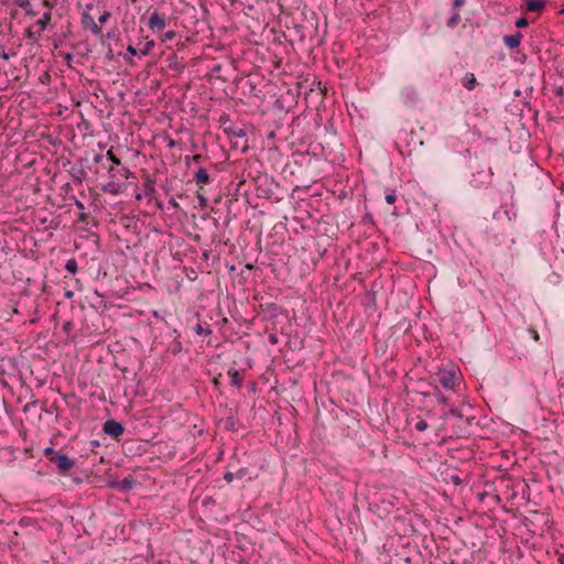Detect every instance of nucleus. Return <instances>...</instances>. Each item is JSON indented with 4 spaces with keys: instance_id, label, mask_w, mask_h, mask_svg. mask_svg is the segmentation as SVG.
Listing matches in <instances>:
<instances>
[{
    "instance_id": "f257e3e1",
    "label": "nucleus",
    "mask_w": 564,
    "mask_h": 564,
    "mask_svg": "<svg viewBox=\"0 0 564 564\" xmlns=\"http://www.w3.org/2000/svg\"><path fill=\"white\" fill-rule=\"evenodd\" d=\"M475 409L466 402L452 404L448 411H443L441 417L452 424L451 437L467 438L475 434L479 420L474 414Z\"/></svg>"
},
{
    "instance_id": "f03ea898",
    "label": "nucleus",
    "mask_w": 564,
    "mask_h": 564,
    "mask_svg": "<svg viewBox=\"0 0 564 564\" xmlns=\"http://www.w3.org/2000/svg\"><path fill=\"white\" fill-rule=\"evenodd\" d=\"M248 180L253 184L259 198L271 199L276 195V192L280 188L279 183L275 182L272 176L260 171L253 173L252 170H245L242 172V180L239 182L238 187L245 184Z\"/></svg>"
},
{
    "instance_id": "7ed1b4c3",
    "label": "nucleus",
    "mask_w": 564,
    "mask_h": 564,
    "mask_svg": "<svg viewBox=\"0 0 564 564\" xmlns=\"http://www.w3.org/2000/svg\"><path fill=\"white\" fill-rule=\"evenodd\" d=\"M218 123L224 133L230 139L234 148L237 149L241 147L242 151L248 149L247 128L245 123L238 124L234 122L226 112L219 117Z\"/></svg>"
},
{
    "instance_id": "20e7f679",
    "label": "nucleus",
    "mask_w": 564,
    "mask_h": 564,
    "mask_svg": "<svg viewBox=\"0 0 564 564\" xmlns=\"http://www.w3.org/2000/svg\"><path fill=\"white\" fill-rule=\"evenodd\" d=\"M462 373L458 367L452 365L449 368H438L434 375V382L440 383L444 389L452 392L457 391L460 384Z\"/></svg>"
},
{
    "instance_id": "39448f33",
    "label": "nucleus",
    "mask_w": 564,
    "mask_h": 564,
    "mask_svg": "<svg viewBox=\"0 0 564 564\" xmlns=\"http://www.w3.org/2000/svg\"><path fill=\"white\" fill-rule=\"evenodd\" d=\"M43 456L56 466L58 474L62 476L68 475L70 469L75 466V459L61 451L54 449L53 447L44 448Z\"/></svg>"
},
{
    "instance_id": "423d86ee",
    "label": "nucleus",
    "mask_w": 564,
    "mask_h": 564,
    "mask_svg": "<svg viewBox=\"0 0 564 564\" xmlns=\"http://www.w3.org/2000/svg\"><path fill=\"white\" fill-rule=\"evenodd\" d=\"M426 391L414 390L415 393L422 395L423 403H426L427 399H435L438 404L447 405L449 409L452 408V404H455L451 401V394L442 392L435 382L426 383Z\"/></svg>"
},
{
    "instance_id": "0eeeda50",
    "label": "nucleus",
    "mask_w": 564,
    "mask_h": 564,
    "mask_svg": "<svg viewBox=\"0 0 564 564\" xmlns=\"http://www.w3.org/2000/svg\"><path fill=\"white\" fill-rule=\"evenodd\" d=\"M369 509L380 519H384L393 511L394 502L390 499L373 498L369 501Z\"/></svg>"
},
{
    "instance_id": "6e6552de",
    "label": "nucleus",
    "mask_w": 564,
    "mask_h": 564,
    "mask_svg": "<svg viewBox=\"0 0 564 564\" xmlns=\"http://www.w3.org/2000/svg\"><path fill=\"white\" fill-rule=\"evenodd\" d=\"M492 177V172L490 167H481L475 172L471 173L469 185L475 188L479 189L488 184H490Z\"/></svg>"
},
{
    "instance_id": "1a4fd4ad",
    "label": "nucleus",
    "mask_w": 564,
    "mask_h": 564,
    "mask_svg": "<svg viewBox=\"0 0 564 564\" xmlns=\"http://www.w3.org/2000/svg\"><path fill=\"white\" fill-rule=\"evenodd\" d=\"M134 191H135V199L137 200H140L142 197H147L149 199L154 198L155 194H156L155 178H153L149 174H145L144 181L142 183V187H139L138 185H135Z\"/></svg>"
},
{
    "instance_id": "9d476101",
    "label": "nucleus",
    "mask_w": 564,
    "mask_h": 564,
    "mask_svg": "<svg viewBox=\"0 0 564 564\" xmlns=\"http://www.w3.org/2000/svg\"><path fill=\"white\" fill-rule=\"evenodd\" d=\"M400 99L409 108H415L421 100L419 90L412 85L404 86L401 89Z\"/></svg>"
},
{
    "instance_id": "9b49d317",
    "label": "nucleus",
    "mask_w": 564,
    "mask_h": 564,
    "mask_svg": "<svg viewBox=\"0 0 564 564\" xmlns=\"http://www.w3.org/2000/svg\"><path fill=\"white\" fill-rule=\"evenodd\" d=\"M292 160H293L292 162L288 161L286 163L283 164V166H282L283 173H286L289 171V173L291 175L295 174V171L292 169V164L296 165L297 167H302L303 165L310 163L311 158H310L308 152L296 151L292 154Z\"/></svg>"
},
{
    "instance_id": "f8f14e48",
    "label": "nucleus",
    "mask_w": 564,
    "mask_h": 564,
    "mask_svg": "<svg viewBox=\"0 0 564 564\" xmlns=\"http://www.w3.org/2000/svg\"><path fill=\"white\" fill-rule=\"evenodd\" d=\"M124 431V425L115 419H109L102 424V432L113 440H119L120 436L123 435Z\"/></svg>"
},
{
    "instance_id": "ddd939ff",
    "label": "nucleus",
    "mask_w": 564,
    "mask_h": 564,
    "mask_svg": "<svg viewBox=\"0 0 564 564\" xmlns=\"http://www.w3.org/2000/svg\"><path fill=\"white\" fill-rule=\"evenodd\" d=\"M492 217L497 220L512 221L517 217L513 204L502 203L500 207L494 212Z\"/></svg>"
},
{
    "instance_id": "4468645a",
    "label": "nucleus",
    "mask_w": 564,
    "mask_h": 564,
    "mask_svg": "<svg viewBox=\"0 0 564 564\" xmlns=\"http://www.w3.org/2000/svg\"><path fill=\"white\" fill-rule=\"evenodd\" d=\"M85 162H87L86 159L79 158L78 160H76V162L72 166L70 174H72L73 181L77 184H82V182L87 176V173L85 170L86 169Z\"/></svg>"
},
{
    "instance_id": "2eb2a0df",
    "label": "nucleus",
    "mask_w": 564,
    "mask_h": 564,
    "mask_svg": "<svg viewBox=\"0 0 564 564\" xmlns=\"http://www.w3.org/2000/svg\"><path fill=\"white\" fill-rule=\"evenodd\" d=\"M167 24L165 14L153 11L149 17L148 25L152 31L163 30Z\"/></svg>"
},
{
    "instance_id": "dca6fc26",
    "label": "nucleus",
    "mask_w": 564,
    "mask_h": 564,
    "mask_svg": "<svg viewBox=\"0 0 564 564\" xmlns=\"http://www.w3.org/2000/svg\"><path fill=\"white\" fill-rule=\"evenodd\" d=\"M80 23L84 30H89L94 35L101 34V26L95 22L88 12L82 13Z\"/></svg>"
},
{
    "instance_id": "f3484780",
    "label": "nucleus",
    "mask_w": 564,
    "mask_h": 564,
    "mask_svg": "<svg viewBox=\"0 0 564 564\" xmlns=\"http://www.w3.org/2000/svg\"><path fill=\"white\" fill-rule=\"evenodd\" d=\"M216 175L209 174L206 167H199L195 173L193 180L202 189L204 185H208L215 181Z\"/></svg>"
},
{
    "instance_id": "a211bd4d",
    "label": "nucleus",
    "mask_w": 564,
    "mask_h": 564,
    "mask_svg": "<svg viewBox=\"0 0 564 564\" xmlns=\"http://www.w3.org/2000/svg\"><path fill=\"white\" fill-rule=\"evenodd\" d=\"M442 480L445 482H453L455 486H460L463 480L454 468L447 467L445 470L441 471Z\"/></svg>"
},
{
    "instance_id": "6ab92c4d",
    "label": "nucleus",
    "mask_w": 564,
    "mask_h": 564,
    "mask_svg": "<svg viewBox=\"0 0 564 564\" xmlns=\"http://www.w3.org/2000/svg\"><path fill=\"white\" fill-rule=\"evenodd\" d=\"M224 66L220 63H216L212 66L208 74L205 76L207 80H212L213 78L219 79L224 83L228 82V77L223 74Z\"/></svg>"
},
{
    "instance_id": "aec40b11",
    "label": "nucleus",
    "mask_w": 564,
    "mask_h": 564,
    "mask_svg": "<svg viewBox=\"0 0 564 564\" xmlns=\"http://www.w3.org/2000/svg\"><path fill=\"white\" fill-rule=\"evenodd\" d=\"M116 486L119 492L127 494L137 486V480L132 475H128L122 480H120L119 485Z\"/></svg>"
},
{
    "instance_id": "412c9836",
    "label": "nucleus",
    "mask_w": 564,
    "mask_h": 564,
    "mask_svg": "<svg viewBox=\"0 0 564 564\" xmlns=\"http://www.w3.org/2000/svg\"><path fill=\"white\" fill-rule=\"evenodd\" d=\"M522 37H523L522 33L520 31H517L513 34L505 35L503 42L508 48L513 50V48H517L520 46Z\"/></svg>"
},
{
    "instance_id": "4be33fe9",
    "label": "nucleus",
    "mask_w": 564,
    "mask_h": 564,
    "mask_svg": "<svg viewBox=\"0 0 564 564\" xmlns=\"http://www.w3.org/2000/svg\"><path fill=\"white\" fill-rule=\"evenodd\" d=\"M127 189V185L123 183H118L115 181L108 182L106 185L102 186V191L105 193H109L112 195H118L120 193H123Z\"/></svg>"
},
{
    "instance_id": "5701e85b",
    "label": "nucleus",
    "mask_w": 564,
    "mask_h": 564,
    "mask_svg": "<svg viewBox=\"0 0 564 564\" xmlns=\"http://www.w3.org/2000/svg\"><path fill=\"white\" fill-rule=\"evenodd\" d=\"M525 10L532 13H541L545 8V0H524Z\"/></svg>"
},
{
    "instance_id": "b1692460",
    "label": "nucleus",
    "mask_w": 564,
    "mask_h": 564,
    "mask_svg": "<svg viewBox=\"0 0 564 564\" xmlns=\"http://www.w3.org/2000/svg\"><path fill=\"white\" fill-rule=\"evenodd\" d=\"M261 308L269 318H275L282 313V308L273 302L262 304Z\"/></svg>"
},
{
    "instance_id": "393cba45",
    "label": "nucleus",
    "mask_w": 564,
    "mask_h": 564,
    "mask_svg": "<svg viewBox=\"0 0 564 564\" xmlns=\"http://www.w3.org/2000/svg\"><path fill=\"white\" fill-rule=\"evenodd\" d=\"M227 373L230 378V384L237 389H240L243 383V378L241 377L239 370L236 368H229Z\"/></svg>"
},
{
    "instance_id": "a878e982",
    "label": "nucleus",
    "mask_w": 564,
    "mask_h": 564,
    "mask_svg": "<svg viewBox=\"0 0 564 564\" xmlns=\"http://www.w3.org/2000/svg\"><path fill=\"white\" fill-rule=\"evenodd\" d=\"M166 67L175 72H181L184 65L178 62L177 56L174 52L170 53L165 58Z\"/></svg>"
},
{
    "instance_id": "bb28decb",
    "label": "nucleus",
    "mask_w": 564,
    "mask_h": 564,
    "mask_svg": "<svg viewBox=\"0 0 564 564\" xmlns=\"http://www.w3.org/2000/svg\"><path fill=\"white\" fill-rule=\"evenodd\" d=\"M268 159L270 161H273V167L276 169V165L280 163V161L283 159V155L280 151V149L275 145L268 148Z\"/></svg>"
},
{
    "instance_id": "cd10ccee",
    "label": "nucleus",
    "mask_w": 564,
    "mask_h": 564,
    "mask_svg": "<svg viewBox=\"0 0 564 564\" xmlns=\"http://www.w3.org/2000/svg\"><path fill=\"white\" fill-rule=\"evenodd\" d=\"M462 85L467 90H474L477 87L478 82L473 73H466L462 79Z\"/></svg>"
},
{
    "instance_id": "c85d7f7f",
    "label": "nucleus",
    "mask_w": 564,
    "mask_h": 564,
    "mask_svg": "<svg viewBox=\"0 0 564 564\" xmlns=\"http://www.w3.org/2000/svg\"><path fill=\"white\" fill-rule=\"evenodd\" d=\"M17 4L25 11L26 15L35 17L37 11L33 10L30 0H18Z\"/></svg>"
},
{
    "instance_id": "c756f323",
    "label": "nucleus",
    "mask_w": 564,
    "mask_h": 564,
    "mask_svg": "<svg viewBox=\"0 0 564 564\" xmlns=\"http://www.w3.org/2000/svg\"><path fill=\"white\" fill-rule=\"evenodd\" d=\"M231 6H239L245 11V14L248 15L249 13L246 11H252L254 9V6L249 2L248 0H228Z\"/></svg>"
},
{
    "instance_id": "7c9ffc66",
    "label": "nucleus",
    "mask_w": 564,
    "mask_h": 564,
    "mask_svg": "<svg viewBox=\"0 0 564 564\" xmlns=\"http://www.w3.org/2000/svg\"><path fill=\"white\" fill-rule=\"evenodd\" d=\"M51 18H52V13L51 11H46L44 12V14L42 15V18H40L37 21H36V25H39L40 28V31H44L46 30L47 25L50 24L51 22Z\"/></svg>"
},
{
    "instance_id": "2f4dec72",
    "label": "nucleus",
    "mask_w": 564,
    "mask_h": 564,
    "mask_svg": "<svg viewBox=\"0 0 564 564\" xmlns=\"http://www.w3.org/2000/svg\"><path fill=\"white\" fill-rule=\"evenodd\" d=\"M460 22V14L458 10H452L451 17L446 21V25L449 29H454Z\"/></svg>"
},
{
    "instance_id": "473e14b6",
    "label": "nucleus",
    "mask_w": 564,
    "mask_h": 564,
    "mask_svg": "<svg viewBox=\"0 0 564 564\" xmlns=\"http://www.w3.org/2000/svg\"><path fill=\"white\" fill-rule=\"evenodd\" d=\"M121 224L122 226L126 228V229H135L137 226H138V220L134 219L133 217H128V216H124V217H121Z\"/></svg>"
},
{
    "instance_id": "72a5a7b5",
    "label": "nucleus",
    "mask_w": 564,
    "mask_h": 564,
    "mask_svg": "<svg viewBox=\"0 0 564 564\" xmlns=\"http://www.w3.org/2000/svg\"><path fill=\"white\" fill-rule=\"evenodd\" d=\"M155 47L154 40H149L144 43L143 47L139 50L140 54L143 56L152 54V50Z\"/></svg>"
},
{
    "instance_id": "f704fd0d",
    "label": "nucleus",
    "mask_w": 564,
    "mask_h": 564,
    "mask_svg": "<svg viewBox=\"0 0 564 564\" xmlns=\"http://www.w3.org/2000/svg\"><path fill=\"white\" fill-rule=\"evenodd\" d=\"M237 419L230 415L224 420V427L226 431H236Z\"/></svg>"
},
{
    "instance_id": "c9c22d12",
    "label": "nucleus",
    "mask_w": 564,
    "mask_h": 564,
    "mask_svg": "<svg viewBox=\"0 0 564 564\" xmlns=\"http://www.w3.org/2000/svg\"><path fill=\"white\" fill-rule=\"evenodd\" d=\"M120 480L115 475H107V478L105 480V487L117 490V486L119 485Z\"/></svg>"
},
{
    "instance_id": "e433bc0d",
    "label": "nucleus",
    "mask_w": 564,
    "mask_h": 564,
    "mask_svg": "<svg viewBox=\"0 0 564 564\" xmlns=\"http://www.w3.org/2000/svg\"><path fill=\"white\" fill-rule=\"evenodd\" d=\"M235 479H243L248 478L251 479V476L249 475V468L247 467H240L234 471Z\"/></svg>"
},
{
    "instance_id": "4c0bfd02",
    "label": "nucleus",
    "mask_w": 564,
    "mask_h": 564,
    "mask_svg": "<svg viewBox=\"0 0 564 564\" xmlns=\"http://www.w3.org/2000/svg\"><path fill=\"white\" fill-rule=\"evenodd\" d=\"M65 270L70 274H75L78 271V265L75 258H72L66 261Z\"/></svg>"
},
{
    "instance_id": "58836bf2",
    "label": "nucleus",
    "mask_w": 564,
    "mask_h": 564,
    "mask_svg": "<svg viewBox=\"0 0 564 564\" xmlns=\"http://www.w3.org/2000/svg\"><path fill=\"white\" fill-rule=\"evenodd\" d=\"M384 194H386L384 199H386L387 204L393 205L397 200L395 189L388 188V189H386Z\"/></svg>"
},
{
    "instance_id": "ea45409f",
    "label": "nucleus",
    "mask_w": 564,
    "mask_h": 564,
    "mask_svg": "<svg viewBox=\"0 0 564 564\" xmlns=\"http://www.w3.org/2000/svg\"><path fill=\"white\" fill-rule=\"evenodd\" d=\"M194 332L197 334V335H210L212 334V329L210 327L207 325L206 327H204L200 323H197L195 326H194Z\"/></svg>"
},
{
    "instance_id": "a19ab883",
    "label": "nucleus",
    "mask_w": 564,
    "mask_h": 564,
    "mask_svg": "<svg viewBox=\"0 0 564 564\" xmlns=\"http://www.w3.org/2000/svg\"><path fill=\"white\" fill-rule=\"evenodd\" d=\"M138 54V51L134 46L132 45H129L127 47V54L124 56L126 61L130 64V65H133V61L131 58V56H135Z\"/></svg>"
},
{
    "instance_id": "79ce46f5",
    "label": "nucleus",
    "mask_w": 564,
    "mask_h": 564,
    "mask_svg": "<svg viewBox=\"0 0 564 564\" xmlns=\"http://www.w3.org/2000/svg\"><path fill=\"white\" fill-rule=\"evenodd\" d=\"M294 30L295 32L297 33L299 35V40L300 41H304V39L306 37V26L305 25H302V24H295L294 25Z\"/></svg>"
},
{
    "instance_id": "37998d69",
    "label": "nucleus",
    "mask_w": 564,
    "mask_h": 564,
    "mask_svg": "<svg viewBox=\"0 0 564 564\" xmlns=\"http://www.w3.org/2000/svg\"><path fill=\"white\" fill-rule=\"evenodd\" d=\"M118 174L121 175V176H124L127 180L129 178H137L134 173H132L128 167L126 166H121L120 169L117 170Z\"/></svg>"
},
{
    "instance_id": "c03bdc74",
    "label": "nucleus",
    "mask_w": 564,
    "mask_h": 564,
    "mask_svg": "<svg viewBox=\"0 0 564 564\" xmlns=\"http://www.w3.org/2000/svg\"><path fill=\"white\" fill-rule=\"evenodd\" d=\"M191 160H192V161H193V163H195V164H200V163H203V162L205 161V158H204L202 154H194L192 158L186 156V158H185V163H186L187 165H189Z\"/></svg>"
},
{
    "instance_id": "a18cd8bd",
    "label": "nucleus",
    "mask_w": 564,
    "mask_h": 564,
    "mask_svg": "<svg viewBox=\"0 0 564 564\" xmlns=\"http://www.w3.org/2000/svg\"><path fill=\"white\" fill-rule=\"evenodd\" d=\"M99 35H100L101 44L105 45L106 44V40L116 39L118 34H117L116 30H110L105 35L102 33L99 34Z\"/></svg>"
},
{
    "instance_id": "49530a36",
    "label": "nucleus",
    "mask_w": 564,
    "mask_h": 564,
    "mask_svg": "<svg viewBox=\"0 0 564 564\" xmlns=\"http://www.w3.org/2000/svg\"><path fill=\"white\" fill-rule=\"evenodd\" d=\"M107 159L111 161L113 165L121 166V160L112 152V149L107 152Z\"/></svg>"
},
{
    "instance_id": "de8ad7c7",
    "label": "nucleus",
    "mask_w": 564,
    "mask_h": 564,
    "mask_svg": "<svg viewBox=\"0 0 564 564\" xmlns=\"http://www.w3.org/2000/svg\"><path fill=\"white\" fill-rule=\"evenodd\" d=\"M232 467H234V465L231 463L228 464L227 469H226V471L224 474V479L227 482H231L235 479L234 470L229 469V468H232Z\"/></svg>"
},
{
    "instance_id": "09e8293b",
    "label": "nucleus",
    "mask_w": 564,
    "mask_h": 564,
    "mask_svg": "<svg viewBox=\"0 0 564 564\" xmlns=\"http://www.w3.org/2000/svg\"><path fill=\"white\" fill-rule=\"evenodd\" d=\"M514 24L518 29H523L529 25V21L525 17H520L516 20Z\"/></svg>"
},
{
    "instance_id": "8fccbe9b",
    "label": "nucleus",
    "mask_w": 564,
    "mask_h": 564,
    "mask_svg": "<svg viewBox=\"0 0 564 564\" xmlns=\"http://www.w3.org/2000/svg\"><path fill=\"white\" fill-rule=\"evenodd\" d=\"M175 36H176V32H175V31H173V30H170V31L165 32V33L161 36V41H162V42L172 41Z\"/></svg>"
},
{
    "instance_id": "3c124183",
    "label": "nucleus",
    "mask_w": 564,
    "mask_h": 564,
    "mask_svg": "<svg viewBox=\"0 0 564 564\" xmlns=\"http://www.w3.org/2000/svg\"><path fill=\"white\" fill-rule=\"evenodd\" d=\"M182 350V343L177 339H175L172 344L171 351L173 355H177Z\"/></svg>"
},
{
    "instance_id": "603ef678",
    "label": "nucleus",
    "mask_w": 564,
    "mask_h": 564,
    "mask_svg": "<svg viewBox=\"0 0 564 564\" xmlns=\"http://www.w3.org/2000/svg\"><path fill=\"white\" fill-rule=\"evenodd\" d=\"M427 426H429V424L425 420H419L414 425L415 430L420 431V432L425 431L427 429Z\"/></svg>"
},
{
    "instance_id": "864d4df0",
    "label": "nucleus",
    "mask_w": 564,
    "mask_h": 564,
    "mask_svg": "<svg viewBox=\"0 0 564 564\" xmlns=\"http://www.w3.org/2000/svg\"><path fill=\"white\" fill-rule=\"evenodd\" d=\"M111 18V13L109 11H105L99 15L98 21L100 24H105Z\"/></svg>"
},
{
    "instance_id": "5fc2aeb1",
    "label": "nucleus",
    "mask_w": 564,
    "mask_h": 564,
    "mask_svg": "<svg viewBox=\"0 0 564 564\" xmlns=\"http://www.w3.org/2000/svg\"><path fill=\"white\" fill-rule=\"evenodd\" d=\"M25 37L33 41V42H36L37 41V37L35 36V33L34 31L32 30V28H28L25 30Z\"/></svg>"
},
{
    "instance_id": "6e6d98bb",
    "label": "nucleus",
    "mask_w": 564,
    "mask_h": 564,
    "mask_svg": "<svg viewBox=\"0 0 564 564\" xmlns=\"http://www.w3.org/2000/svg\"><path fill=\"white\" fill-rule=\"evenodd\" d=\"M361 224L366 225V224H372L373 225V217L371 214L367 213L366 215L362 216L361 218Z\"/></svg>"
},
{
    "instance_id": "4d7b16f0",
    "label": "nucleus",
    "mask_w": 564,
    "mask_h": 564,
    "mask_svg": "<svg viewBox=\"0 0 564 564\" xmlns=\"http://www.w3.org/2000/svg\"><path fill=\"white\" fill-rule=\"evenodd\" d=\"M465 6V0H453L452 7L454 10H458Z\"/></svg>"
},
{
    "instance_id": "13d9d810",
    "label": "nucleus",
    "mask_w": 564,
    "mask_h": 564,
    "mask_svg": "<svg viewBox=\"0 0 564 564\" xmlns=\"http://www.w3.org/2000/svg\"><path fill=\"white\" fill-rule=\"evenodd\" d=\"M220 378H221V373H218V376L213 379V384L218 390H220V386H221ZM219 393H221V391H219Z\"/></svg>"
},
{
    "instance_id": "bf43d9fd",
    "label": "nucleus",
    "mask_w": 564,
    "mask_h": 564,
    "mask_svg": "<svg viewBox=\"0 0 564 564\" xmlns=\"http://www.w3.org/2000/svg\"><path fill=\"white\" fill-rule=\"evenodd\" d=\"M73 328H74V324H73L72 322H66V323H64V325H63V330H64L67 335H69V333L73 330Z\"/></svg>"
},
{
    "instance_id": "052dcab7",
    "label": "nucleus",
    "mask_w": 564,
    "mask_h": 564,
    "mask_svg": "<svg viewBox=\"0 0 564 564\" xmlns=\"http://www.w3.org/2000/svg\"><path fill=\"white\" fill-rule=\"evenodd\" d=\"M0 58L8 61L10 58V54L6 52L4 47L0 45Z\"/></svg>"
},
{
    "instance_id": "680f3d73",
    "label": "nucleus",
    "mask_w": 564,
    "mask_h": 564,
    "mask_svg": "<svg viewBox=\"0 0 564 564\" xmlns=\"http://www.w3.org/2000/svg\"><path fill=\"white\" fill-rule=\"evenodd\" d=\"M88 217H89V216H88L86 213L80 212V213L78 214V221H80V223H87Z\"/></svg>"
},
{
    "instance_id": "e2e57ef3",
    "label": "nucleus",
    "mask_w": 564,
    "mask_h": 564,
    "mask_svg": "<svg viewBox=\"0 0 564 564\" xmlns=\"http://www.w3.org/2000/svg\"><path fill=\"white\" fill-rule=\"evenodd\" d=\"M401 324H404V333H409L410 329H411V322L410 321H406L405 318L402 321Z\"/></svg>"
},
{
    "instance_id": "0e129e2a",
    "label": "nucleus",
    "mask_w": 564,
    "mask_h": 564,
    "mask_svg": "<svg viewBox=\"0 0 564 564\" xmlns=\"http://www.w3.org/2000/svg\"><path fill=\"white\" fill-rule=\"evenodd\" d=\"M93 160L95 163H100L104 160V155L100 153H96Z\"/></svg>"
},
{
    "instance_id": "69168bd1",
    "label": "nucleus",
    "mask_w": 564,
    "mask_h": 564,
    "mask_svg": "<svg viewBox=\"0 0 564 564\" xmlns=\"http://www.w3.org/2000/svg\"><path fill=\"white\" fill-rule=\"evenodd\" d=\"M197 198L199 199L200 206H206L207 199L203 195L198 194Z\"/></svg>"
},
{
    "instance_id": "338daca9",
    "label": "nucleus",
    "mask_w": 564,
    "mask_h": 564,
    "mask_svg": "<svg viewBox=\"0 0 564 564\" xmlns=\"http://www.w3.org/2000/svg\"><path fill=\"white\" fill-rule=\"evenodd\" d=\"M75 206L82 212L85 209L84 204L78 199L75 200Z\"/></svg>"
},
{
    "instance_id": "774afa93",
    "label": "nucleus",
    "mask_w": 564,
    "mask_h": 564,
    "mask_svg": "<svg viewBox=\"0 0 564 564\" xmlns=\"http://www.w3.org/2000/svg\"><path fill=\"white\" fill-rule=\"evenodd\" d=\"M269 341H270L271 344H275V343L278 341L276 336H275L274 334H271V335L269 336Z\"/></svg>"
}]
</instances>
